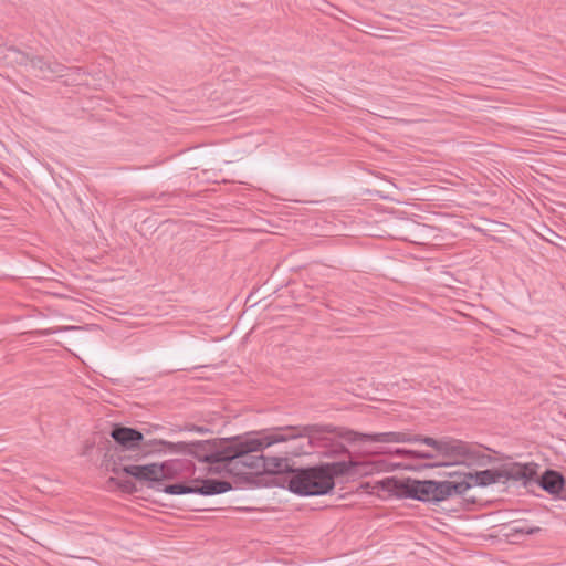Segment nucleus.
<instances>
[{
  "mask_svg": "<svg viewBox=\"0 0 566 566\" xmlns=\"http://www.w3.org/2000/svg\"><path fill=\"white\" fill-rule=\"evenodd\" d=\"M78 329H81L80 326H60V327H50V328L36 329L34 333L38 336H49V335L57 334V333H61V332L78 331Z\"/></svg>",
  "mask_w": 566,
  "mask_h": 566,
  "instance_id": "nucleus-13",
  "label": "nucleus"
},
{
  "mask_svg": "<svg viewBox=\"0 0 566 566\" xmlns=\"http://www.w3.org/2000/svg\"><path fill=\"white\" fill-rule=\"evenodd\" d=\"M369 472V463L339 461L292 471L285 478V483L289 491L301 496L324 495L334 489L335 476L356 478Z\"/></svg>",
  "mask_w": 566,
  "mask_h": 566,
  "instance_id": "nucleus-4",
  "label": "nucleus"
},
{
  "mask_svg": "<svg viewBox=\"0 0 566 566\" xmlns=\"http://www.w3.org/2000/svg\"><path fill=\"white\" fill-rule=\"evenodd\" d=\"M190 468V463L185 459H171L161 464L150 463L145 465L129 464L123 468L126 474L134 476L139 481H149L157 491L167 494H199L205 496L222 494L231 490V484L227 481L207 479L192 480L190 484L175 483L163 484L164 480L178 478L185 470Z\"/></svg>",
  "mask_w": 566,
  "mask_h": 566,
  "instance_id": "nucleus-2",
  "label": "nucleus"
},
{
  "mask_svg": "<svg viewBox=\"0 0 566 566\" xmlns=\"http://www.w3.org/2000/svg\"><path fill=\"white\" fill-rule=\"evenodd\" d=\"M538 465L531 463H512L501 469L502 483L512 481H522L525 485L533 481L537 475Z\"/></svg>",
  "mask_w": 566,
  "mask_h": 566,
  "instance_id": "nucleus-8",
  "label": "nucleus"
},
{
  "mask_svg": "<svg viewBox=\"0 0 566 566\" xmlns=\"http://www.w3.org/2000/svg\"><path fill=\"white\" fill-rule=\"evenodd\" d=\"M415 436L408 432L400 431H388L380 433H359L355 431H349L347 434V439L350 441H370V442H380V443H405L412 442Z\"/></svg>",
  "mask_w": 566,
  "mask_h": 566,
  "instance_id": "nucleus-7",
  "label": "nucleus"
},
{
  "mask_svg": "<svg viewBox=\"0 0 566 566\" xmlns=\"http://www.w3.org/2000/svg\"><path fill=\"white\" fill-rule=\"evenodd\" d=\"M386 452L412 460L413 450L412 449L396 448L394 450H388Z\"/></svg>",
  "mask_w": 566,
  "mask_h": 566,
  "instance_id": "nucleus-16",
  "label": "nucleus"
},
{
  "mask_svg": "<svg viewBox=\"0 0 566 566\" xmlns=\"http://www.w3.org/2000/svg\"><path fill=\"white\" fill-rule=\"evenodd\" d=\"M513 534H522V535H533L541 531L538 526H530L527 524H518L514 525L511 528Z\"/></svg>",
  "mask_w": 566,
  "mask_h": 566,
  "instance_id": "nucleus-14",
  "label": "nucleus"
},
{
  "mask_svg": "<svg viewBox=\"0 0 566 566\" xmlns=\"http://www.w3.org/2000/svg\"><path fill=\"white\" fill-rule=\"evenodd\" d=\"M111 437L125 450L139 449L144 440L140 431L120 424L113 427Z\"/></svg>",
  "mask_w": 566,
  "mask_h": 566,
  "instance_id": "nucleus-9",
  "label": "nucleus"
},
{
  "mask_svg": "<svg viewBox=\"0 0 566 566\" xmlns=\"http://www.w3.org/2000/svg\"><path fill=\"white\" fill-rule=\"evenodd\" d=\"M447 476L452 480H413L391 476L379 481L378 485L389 496L430 503H439L453 495H463L470 490V484L462 482L461 474L458 472H448Z\"/></svg>",
  "mask_w": 566,
  "mask_h": 566,
  "instance_id": "nucleus-5",
  "label": "nucleus"
},
{
  "mask_svg": "<svg viewBox=\"0 0 566 566\" xmlns=\"http://www.w3.org/2000/svg\"><path fill=\"white\" fill-rule=\"evenodd\" d=\"M30 67L42 77L61 76L64 71V66L61 63L54 60H45L41 56H33L30 60Z\"/></svg>",
  "mask_w": 566,
  "mask_h": 566,
  "instance_id": "nucleus-11",
  "label": "nucleus"
},
{
  "mask_svg": "<svg viewBox=\"0 0 566 566\" xmlns=\"http://www.w3.org/2000/svg\"><path fill=\"white\" fill-rule=\"evenodd\" d=\"M538 485L552 495H557L563 490L565 484L564 476L554 470H546L545 473L537 480Z\"/></svg>",
  "mask_w": 566,
  "mask_h": 566,
  "instance_id": "nucleus-12",
  "label": "nucleus"
},
{
  "mask_svg": "<svg viewBox=\"0 0 566 566\" xmlns=\"http://www.w3.org/2000/svg\"><path fill=\"white\" fill-rule=\"evenodd\" d=\"M461 480L462 482H468L470 484V489L472 486H489L491 484L502 482L501 469H486L474 473H463L461 474Z\"/></svg>",
  "mask_w": 566,
  "mask_h": 566,
  "instance_id": "nucleus-10",
  "label": "nucleus"
},
{
  "mask_svg": "<svg viewBox=\"0 0 566 566\" xmlns=\"http://www.w3.org/2000/svg\"><path fill=\"white\" fill-rule=\"evenodd\" d=\"M186 430L190 431V432H197V433H206V432H209V429L206 428V427H201V426H187L186 427Z\"/></svg>",
  "mask_w": 566,
  "mask_h": 566,
  "instance_id": "nucleus-17",
  "label": "nucleus"
},
{
  "mask_svg": "<svg viewBox=\"0 0 566 566\" xmlns=\"http://www.w3.org/2000/svg\"><path fill=\"white\" fill-rule=\"evenodd\" d=\"M11 53L13 54V60L22 65L30 66V60L33 56H30L29 54L21 52L19 50H12Z\"/></svg>",
  "mask_w": 566,
  "mask_h": 566,
  "instance_id": "nucleus-15",
  "label": "nucleus"
},
{
  "mask_svg": "<svg viewBox=\"0 0 566 566\" xmlns=\"http://www.w3.org/2000/svg\"><path fill=\"white\" fill-rule=\"evenodd\" d=\"M412 442H420L433 449V451L413 450L412 460L424 459L434 460V462L401 464L403 469L409 471H420L453 464L484 467L491 461V457L481 451L479 447L449 437L434 439L431 437L415 436Z\"/></svg>",
  "mask_w": 566,
  "mask_h": 566,
  "instance_id": "nucleus-3",
  "label": "nucleus"
},
{
  "mask_svg": "<svg viewBox=\"0 0 566 566\" xmlns=\"http://www.w3.org/2000/svg\"><path fill=\"white\" fill-rule=\"evenodd\" d=\"M287 465V461L284 458L252 455V453H248L247 458L239 462V467L249 468L256 472L266 471L269 473H280L284 471Z\"/></svg>",
  "mask_w": 566,
  "mask_h": 566,
  "instance_id": "nucleus-6",
  "label": "nucleus"
},
{
  "mask_svg": "<svg viewBox=\"0 0 566 566\" xmlns=\"http://www.w3.org/2000/svg\"><path fill=\"white\" fill-rule=\"evenodd\" d=\"M315 432V426H286L275 428L272 431L248 432L231 438L201 440L195 442H179L178 446L187 454L192 455L199 462L218 464L217 469L243 473L239 469V462L247 458L248 453L260 452L263 449L280 442L297 438H311Z\"/></svg>",
  "mask_w": 566,
  "mask_h": 566,
  "instance_id": "nucleus-1",
  "label": "nucleus"
}]
</instances>
